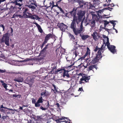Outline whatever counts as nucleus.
<instances>
[{"label": "nucleus", "instance_id": "nucleus-3", "mask_svg": "<svg viewBox=\"0 0 123 123\" xmlns=\"http://www.w3.org/2000/svg\"><path fill=\"white\" fill-rule=\"evenodd\" d=\"M23 0H14V2H10L8 3V4H9L10 2H13V3L15 4V6H11V7L10 8V10H11L12 9V11L11 12H13V10L14 9V7H15L16 6H18L19 7H21L22 6V5H23Z\"/></svg>", "mask_w": 123, "mask_h": 123}, {"label": "nucleus", "instance_id": "nucleus-5", "mask_svg": "<svg viewBox=\"0 0 123 123\" xmlns=\"http://www.w3.org/2000/svg\"><path fill=\"white\" fill-rule=\"evenodd\" d=\"M56 121L57 123L62 122H65L66 123H72L70 119H68V118L65 117H62V118H59L58 119L56 120Z\"/></svg>", "mask_w": 123, "mask_h": 123}, {"label": "nucleus", "instance_id": "nucleus-8", "mask_svg": "<svg viewBox=\"0 0 123 123\" xmlns=\"http://www.w3.org/2000/svg\"><path fill=\"white\" fill-rule=\"evenodd\" d=\"M102 56H100L99 54V52L98 55H96V56L93 59L92 58V60H91V63L92 64H94L98 62L99 60L102 58Z\"/></svg>", "mask_w": 123, "mask_h": 123}, {"label": "nucleus", "instance_id": "nucleus-9", "mask_svg": "<svg viewBox=\"0 0 123 123\" xmlns=\"http://www.w3.org/2000/svg\"><path fill=\"white\" fill-rule=\"evenodd\" d=\"M1 41L2 43H4L8 46V32H6L3 35L1 39Z\"/></svg>", "mask_w": 123, "mask_h": 123}, {"label": "nucleus", "instance_id": "nucleus-56", "mask_svg": "<svg viewBox=\"0 0 123 123\" xmlns=\"http://www.w3.org/2000/svg\"><path fill=\"white\" fill-rule=\"evenodd\" d=\"M77 45H78L77 47H78L80 48L81 47H85L86 46H85L80 45H79V44H78Z\"/></svg>", "mask_w": 123, "mask_h": 123}, {"label": "nucleus", "instance_id": "nucleus-61", "mask_svg": "<svg viewBox=\"0 0 123 123\" xmlns=\"http://www.w3.org/2000/svg\"><path fill=\"white\" fill-rule=\"evenodd\" d=\"M78 91H83V89L82 88H79V89L78 90Z\"/></svg>", "mask_w": 123, "mask_h": 123}, {"label": "nucleus", "instance_id": "nucleus-13", "mask_svg": "<svg viewBox=\"0 0 123 123\" xmlns=\"http://www.w3.org/2000/svg\"><path fill=\"white\" fill-rule=\"evenodd\" d=\"M116 48V47L115 46L111 45L110 46V47L109 48V49L112 53L115 54L117 52Z\"/></svg>", "mask_w": 123, "mask_h": 123}, {"label": "nucleus", "instance_id": "nucleus-12", "mask_svg": "<svg viewBox=\"0 0 123 123\" xmlns=\"http://www.w3.org/2000/svg\"><path fill=\"white\" fill-rule=\"evenodd\" d=\"M78 47L77 46L74 45L73 49H72L71 51L73 52V54L75 55V57H76L79 54L78 52L77 51Z\"/></svg>", "mask_w": 123, "mask_h": 123}, {"label": "nucleus", "instance_id": "nucleus-57", "mask_svg": "<svg viewBox=\"0 0 123 123\" xmlns=\"http://www.w3.org/2000/svg\"><path fill=\"white\" fill-rule=\"evenodd\" d=\"M74 42L75 43H74V45L77 46V45H78L77 43H78V41L76 40L75 41H74Z\"/></svg>", "mask_w": 123, "mask_h": 123}, {"label": "nucleus", "instance_id": "nucleus-51", "mask_svg": "<svg viewBox=\"0 0 123 123\" xmlns=\"http://www.w3.org/2000/svg\"><path fill=\"white\" fill-rule=\"evenodd\" d=\"M53 86L54 87V90L52 89L53 91H55V90L56 92H57V90L56 89V87L55 86V85H53Z\"/></svg>", "mask_w": 123, "mask_h": 123}, {"label": "nucleus", "instance_id": "nucleus-44", "mask_svg": "<svg viewBox=\"0 0 123 123\" xmlns=\"http://www.w3.org/2000/svg\"><path fill=\"white\" fill-rule=\"evenodd\" d=\"M11 29V32H10L9 34V35L12 36L13 35V30L12 28L11 27H10Z\"/></svg>", "mask_w": 123, "mask_h": 123}, {"label": "nucleus", "instance_id": "nucleus-52", "mask_svg": "<svg viewBox=\"0 0 123 123\" xmlns=\"http://www.w3.org/2000/svg\"><path fill=\"white\" fill-rule=\"evenodd\" d=\"M30 59H28L26 60H22V61H21V62H26L27 61H30Z\"/></svg>", "mask_w": 123, "mask_h": 123}, {"label": "nucleus", "instance_id": "nucleus-53", "mask_svg": "<svg viewBox=\"0 0 123 123\" xmlns=\"http://www.w3.org/2000/svg\"><path fill=\"white\" fill-rule=\"evenodd\" d=\"M32 104H35L36 101L35 99L32 98Z\"/></svg>", "mask_w": 123, "mask_h": 123}, {"label": "nucleus", "instance_id": "nucleus-50", "mask_svg": "<svg viewBox=\"0 0 123 123\" xmlns=\"http://www.w3.org/2000/svg\"><path fill=\"white\" fill-rule=\"evenodd\" d=\"M0 27H2L3 29V31H4L5 29V26L3 25H0Z\"/></svg>", "mask_w": 123, "mask_h": 123}, {"label": "nucleus", "instance_id": "nucleus-2", "mask_svg": "<svg viewBox=\"0 0 123 123\" xmlns=\"http://www.w3.org/2000/svg\"><path fill=\"white\" fill-rule=\"evenodd\" d=\"M71 23L70 27L72 29L74 33L76 34L77 29L76 27V23L77 24H79V22H78L77 18V16H74L73 17V19Z\"/></svg>", "mask_w": 123, "mask_h": 123}, {"label": "nucleus", "instance_id": "nucleus-54", "mask_svg": "<svg viewBox=\"0 0 123 123\" xmlns=\"http://www.w3.org/2000/svg\"><path fill=\"white\" fill-rule=\"evenodd\" d=\"M104 22L107 25L109 23H110V22H108V21H107L106 20H104Z\"/></svg>", "mask_w": 123, "mask_h": 123}, {"label": "nucleus", "instance_id": "nucleus-20", "mask_svg": "<svg viewBox=\"0 0 123 123\" xmlns=\"http://www.w3.org/2000/svg\"><path fill=\"white\" fill-rule=\"evenodd\" d=\"M33 24H35L36 26H37L38 28V30L40 33H42L43 32V31L41 27V26L38 24L37 22H34Z\"/></svg>", "mask_w": 123, "mask_h": 123}, {"label": "nucleus", "instance_id": "nucleus-10", "mask_svg": "<svg viewBox=\"0 0 123 123\" xmlns=\"http://www.w3.org/2000/svg\"><path fill=\"white\" fill-rule=\"evenodd\" d=\"M86 25L89 24L90 26L92 27H93L95 26V21L94 20H89V19L88 22L87 19H86Z\"/></svg>", "mask_w": 123, "mask_h": 123}, {"label": "nucleus", "instance_id": "nucleus-17", "mask_svg": "<svg viewBox=\"0 0 123 123\" xmlns=\"http://www.w3.org/2000/svg\"><path fill=\"white\" fill-rule=\"evenodd\" d=\"M49 5V6H47V5H45V6L46 7V8H49V7H50L51 9H52L54 7H57L58 5L57 4H56V5H54V2L53 1H52V3H51V2H50Z\"/></svg>", "mask_w": 123, "mask_h": 123}, {"label": "nucleus", "instance_id": "nucleus-4", "mask_svg": "<svg viewBox=\"0 0 123 123\" xmlns=\"http://www.w3.org/2000/svg\"><path fill=\"white\" fill-rule=\"evenodd\" d=\"M35 77H33V76H31L27 77L25 81L24 82L25 83L28 84L30 86L32 85L34 82V80Z\"/></svg>", "mask_w": 123, "mask_h": 123}, {"label": "nucleus", "instance_id": "nucleus-47", "mask_svg": "<svg viewBox=\"0 0 123 123\" xmlns=\"http://www.w3.org/2000/svg\"><path fill=\"white\" fill-rule=\"evenodd\" d=\"M46 93V91L44 92H42L40 93V95L41 96H43V95H45Z\"/></svg>", "mask_w": 123, "mask_h": 123}, {"label": "nucleus", "instance_id": "nucleus-36", "mask_svg": "<svg viewBox=\"0 0 123 123\" xmlns=\"http://www.w3.org/2000/svg\"><path fill=\"white\" fill-rule=\"evenodd\" d=\"M92 0L93 1V2H94V3L97 4V5H99V4H100V3H99V2L98 3V2H101L100 1V0Z\"/></svg>", "mask_w": 123, "mask_h": 123}, {"label": "nucleus", "instance_id": "nucleus-64", "mask_svg": "<svg viewBox=\"0 0 123 123\" xmlns=\"http://www.w3.org/2000/svg\"><path fill=\"white\" fill-rule=\"evenodd\" d=\"M83 59H84V58H83V57H80L78 59V60H80L81 59V60H83Z\"/></svg>", "mask_w": 123, "mask_h": 123}, {"label": "nucleus", "instance_id": "nucleus-39", "mask_svg": "<svg viewBox=\"0 0 123 123\" xmlns=\"http://www.w3.org/2000/svg\"><path fill=\"white\" fill-rule=\"evenodd\" d=\"M47 41H46L44 39V41L42 43V45H41L40 46V47L41 48V49H42V48H43V46H44L45 44L46 43H47Z\"/></svg>", "mask_w": 123, "mask_h": 123}, {"label": "nucleus", "instance_id": "nucleus-16", "mask_svg": "<svg viewBox=\"0 0 123 123\" xmlns=\"http://www.w3.org/2000/svg\"><path fill=\"white\" fill-rule=\"evenodd\" d=\"M81 25H80V30H77H77L76 31V33L75 35H77L78 34L80 33H81V32L82 31H83V21H82V22H81Z\"/></svg>", "mask_w": 123, "mask_h": 123}, {"label": "nucleus", "instance_id": "nucleus-34", "mask_svg": "<svg viewBox=\"0 0 123 123\" xmlns=\"http://www.w3.org/2000/svg\"><path fill=\"white\" fill-rule=\"evenodd\" d=\"M31 4H29V5H28V6L30 8L32 9L33 10H34L36 9V6H33Z\"/></svg>", "mask_w": 123, "mask_h": 123}, {"label": "nucleus", "instance_id": "nucleus-35", "mask_svg": "<svg viewBox=\"0 0 123 123\" xmlns=\"http://www.w3.org/2000/svg\"><path fill=\"white\" fill-rule=\"evenodd\" d=\"M37 101L39 102V103H42L43 102V98L42 96H40L39 99Z\"/></svg>", "mask_w": 123, "mask_h": 123}, {"label": "nucleus", "instance_id": "nucleus-62", "mask_svg": "<svg viewBox=\"0 0 123 123\" xmlns=\"http://www.w3.org/2000/svg\"><path fill=\"white\" fill-rule=\"evenodd\" d=\"M49 45V44H47V45H46L45 46V47H44V48L46 50V49H47L48 47V46Z\"/></svg>", "mask_w": 123, "mask_h": 123}, {"label": "nucleus", "instance_id": "nucleus-29", "mask_svg": "<svg viewBox=\"0 0 123 123\" xmlns=\"http://www.w3.org/2000/svg\"><path fill=\"white\" fill-rule=\"evenodd\" d=\"M90 51L89 48L87 47V51L86 52V54L84 55L85 57H86V56L90 55Z\"/></svg>", "mask_w": 123, "mask_h": 123}, {"label": "nucleus", "instance_id": "nucleus-31", "mask_svg": "<svg viewBox=\"0 0 123 123\" xmlns=\"http://www.w3.org/2000/svg\"><path fill=\"white\" fill-rule=\"evenodd\" d=\"M95 65H93L89 66L88 67V68L87 71H90L91 70H92V69L95 68Z\"/></svg>", "mask_w": 123, "mask_h": 123}, {"label": "nucleus", "instance_id": "nucleus-60", "mask_svg": "<svg viewBox=\"0 0 123 123\" xmlns=\"http://www.w3.org/2000/svg\"><path fill=\"white\" fill-rule=\"evenodd\" d=\"M6 71L5 70H1L0 69V73H3Z\"/></svg>", "mask_w": 123, "mask_h": 123}, {"label": "nucleus", "instance_id": "nucleus-43", "mask_svg": "<svg viewBox=\"0 0 123 123\" xmlns=\"http://www.w3.org/2000/svg\"><path fill=\"white\" fill-rule=\"evenodd\" d=\"M55 68H56L55 67H54V68L52 69L51 71L49 72V73H51V74H53L54 73V69H55Z\"/></svg>", "mask_w": 123, "mask_h": 123}, {"label": "nucleus", "instance_id": "nucleus-24", "mask_svg": "<svg viewBox=\"0 0 123 123\" xmlns=\"http://www.w3.org/2000/svg\"><path fill=\"white\" fill-rule=\"evenodd\" d=\"M18 17H19V18H23V17L20 14H18L17 13H15L13 15L12 18H18Z\"/></svg>", "mask_w": 123, "mask_h": 123}, {"label": "nucleus", "instance_id": "nucleus-15", "mask_svg": "<svg viewBox=\"0 0 123 123\" xmlns=\"http://www.w3.org/2000/svg\"><path fill=\"white\" fill-rule=\"evenodd\" d=\"M92 36L94 39L95 40H96L97 39V37L98 38H99L100 36L99 33L97 32H93L92 34Z\"/></svg>", "mask_w": 123, "mask_h": 123}, {"label": "nucleus", "instance_id": "nucleus-38", "mask_svg": "<svg viewBox=\"0 0 123 123\" xmlns=\"http://www.w3.org/2000/svg\"><path fill=\"white\" fill-rule=\"evenodd\" d=\"M12 96L13 97H18L19 98H20L21 97V95H20L19 94H13L12 95Z\"/></svg>", "mask_w": 123, "mask_h": 123}, {"label": "nucleus", "instance_id": "nucleus-32", "mask_svg": "<svg viewBox=\"0 0 123 123\" xmlns=\"http://www.w3.org/2000/svg\"><path fill=\"white\" fill-rule=\"evenodd\" d=\"M69 36L70 38V39L71 40L74 41V40L75 39V38L74 36V35L71 34L70 33L69 35Z\"/></svg>", "mask_w": 123, "mask_h": 123}, {"label": "nucleus", "instance_id": "nucleus-48", "mask_svg": "<svg viewBox=\"0 0 123 123\" xmlns=\"http://www.w3.org/2000/svg\"><path fill=\"white\" fill-rule=\"evenodd\" d=\"M2 85L4 87L6 90L7 89L6 88L7 86L6 84L3 82L2 83Z\"/></svg>", "mask_w": 123, "mask_h": 123}, {"label": "nucleus", "instance_id": "nucleus-23", "mask_svg": "<svg viewBox=\"0 0 123 123\" xmlns=\"http://www.w3.org/2000/svg\"><path fill=\"white\" fill-rule=\"evenodd\" d=\"M64 72L63 73V77H65V76H66L67 78L70 77V76L68 73V71H66L65 69H64Z\"/></svg>", "mask_w": 123, "mask_h": 123}, {"label": "nucleus", "instance_id": "nucleus-30", "mask_svg": "<svg viewBox=\"0 0 123 123\" xmlns=\"http://www.w3.org/2000/svg\"><path fill=\"white\" fill-rule=\"evenodd\" d=\"M92 60V57L91 58H88L86 60V61L88 62L87 63V65H89L92 64V63L91 62V60Z\"/></svg>", "mask_w": 123, "mask_h": 123}, {"label": "nucleus", "instance_id": "nucleus-27", "mask_svg": "<svg viewBox=\"0 0 123 123\" xmlns=\"http://www.w3.org/2000/svg\"><path fill=\"white\" fill-rule=\"evenodd\" d=\"M106 38H107V41L105 43L106 45L107 46L108 49H109V48L110 47L111 45H110V43L109 42V38L108 37H105Z\"/></svg>", "mask_w": 123, "mask_h": 123}, {"label": "nucleus", "instance_id": "nucleus-18", "mask_svg": "<svg viewBox=\"0 0 123 123\" xmlns=\"http://www.w3.org/2000/svg\"><path fill=\"white\" fill-rule=\"evenodd\" d=\"M29 17L31 19L37 20H39L40 19V18H39V16L36 15H32L31 14V16H30Z\"/></svg>", "mask_w": 123, "mask_h": 123}, {"label": "nucleus", "instance_id": "nucleus-14", "mask_svg": "<svg viewBox=\"0 0 123 123\" xmlns=\"http://www.w3.org/2000/svg\"><path fill=\"white\" fill-rule=\"evenodd\" d=\"M23 78L21 77V74L20 75H19L17 77H15L14 79V80L16 82H22L23 81Z\"/></svg>", "mask_w": 123, "mask_h": 123}, {"label": "nucleus", "instance_id": "nucleus-33", "mask_svg": "<svg viewBox=\"0 0 123 123\" xmlns=\"http://www.w3.org/2000/svg\"><path fill=\"white\" fill-rule=\"evenodd\" d=\"M87 6V8L89 9H92L93 7V5L90 2L88 4Z\"/></svg>", "mask_w": 123, "mask_h": 123}, {"label": "nucleus", "instance_id": "nucleus-19", "mask_svg": "<svg viewBox=\"0 0 123 123\" xmlns=\"http://www.w3.org/2000/svg\"><path fill=\"white\" fill-rule=\"evenodd\" d=\"M94 50L95 52L98 50V53L96 54H98H98L100 56H102V53H101V51H102V49H100V48L98 47H96V48L94 49Z\"/></svg>", "mask_w": 123, "mask_h": 123}, {"label": "nucleus", "instance_id": "nucleus-42", "mask_svg": "<svg viewBox=\"0 0 123 123\" xmlns=\"http://www.w3.org/2000/svg\"><path fill=\"white\" fill-rule=\"evenodd\" d=\"M79 5H80V7H83L84 3L83 2L81 1H80L79 2Z\"/></svg>", "mask_w": 123, "mask_h": 123}, {"label": "nucleus", "instance_id": "nucleus-7", "mask_svg": "<svg viewBox=\"0 0 123 123\" xmlns=\"http://www.w3.org/2000/svg\"><path fill=\"white\" fill-rule=\"evenodd\" d=\"M23 15L22 16L23 18H30V16H31V13H29V10L27 8H25L23 11Z\"/></svg>", "mask_w": 123, "mask_h": 123}, {"label": "nucleus", "instance_id": "nucleus-41", "mask_svg": "<svg viewBox=\"0 0 123 123\" xmlns=\"http://www.w3.org/2000/svg\"><path fill=\"white\" fill-rule=\"evenodd\" d=\"M40 105V104L39 102H38V101H37V102H36V103H35V106L36 107H39Z\"/></svg>", "mask_w": 123, "mask_h": 123}, {"label": "nucleus", "instance_id": "nucleus-46", "mask_svg": "<svg viewBox=\"0 0 123 123\" xmlns=\"http://www.w3.org/2000/svg\"><path fill=\"white\" fill-rule=\"evenodd\" d=\"M103 12V10H99L97 12V14L98 16L99 17V13H101Z\"/></svg>", "mask_w": 123, "mask_h": 123}, {"label": "nucleus", "instance_id": "nucleus-63", "mask_svg": "<svg viewBox=\"0 0 123 123\" xmlns=\"http://www.w3.org/2000/svg\"><path fill=\"white\" fill-rule=\"evenodd\" d=\"M116 24L115 23L113 24V29H114L115 30V25H116Z\"/></svg>", "mask_w": 123, "mask_h": 123}, {"label": "nucleus", "instance_id": "nucleus-25", "mask_svg": "<svg viewBox=\"0 0 123 123\" xmlns=\"http://www.w3.org/2000/svg\"><path fill=\"white\" fill-rule=\"evenodd\" d=\"M51 36H52L51 33H49L45 37L44 39L47 42L49 39L51 38Z\"/></svg>", "mask_w": 123, "mask_h": 123}, {"label": "nucleus", "instance_id": "nucleus-22", "mask_svg": "<svg viewBox=\"0 0 123 123\" xmlns=\"http://www.w3.org/2000/svg\"><path fill=\"white\" fill-rule=\"evenodd\" d=\"M29 1L28 3V5L29 4H31L32 5H34L36 7H37V4L36 3V2L35 0H29Z\"/></svg>", "mask_w": 123, "mask_h": 123}, {"label": "nucleus", "instance_id": "nucleus-49", "mask_svg": "<svg viewBox=\"0 0 123 123\" xmlns=\"http://www.w3.org/2000/svg\"><path fill=\"white\" fill-rule=\"evenodd\" d=\"M113 8H110V7H108L107 8H105L104 9H106L107 10H109L110 11H111V10L113 9Z\"/></svg>", "mask_w": 123, "mask_h": 123}, {"label": "nucleus", "instance_id": "nucleus-58", "mask_svg": "<svg viewBox=\"0 0 123 123\" xmlns=\"http://www.w3.org/2000/svg\"><path fill=\"white\" fill-rule=\"evenodd\" d=\"M55 105H57V107L58 108H59L60 107V105L58 103V102H56L55 104Z\"/></svg>", "mask_w": 123, "mask_h": 123}, {"label": "nucleus", "instance_id": "nucleus-26", "mask_svg": "<svg viewBox=\"0 0 123 123\" xmlns=\"http://www.w3.org/2000/svg\"><path fill=\"white\" fill-rule=\"evenodd\" d=\"M49 104L48 102L47 105H46L45 108H43L42 106H41L40 107V108L41 109L43 110H47L48 108L49 107Z\"/></svg>", "mask_w": 123, "mask_h": 123}, {"label": "nucleus", "instance_id": "nucleus-40", "mask_svg": "<svg viewBox=\"0 0 123 123\" xmlns=\"http://www.w3.org/2000/svg\"><path fill=\"white\" fill-rule=\"evenodd\" d=\"M46 51V50L44 48H43V49L41 50V51L40 54V55H41L42 54H43Z\"/></svg>", "mask_w": 123, "mask_h": 123}, {"label": "nucleus", "instance_id": "nucleus-6", "mask_svg": "<svg viewBox=\"0 0 123 123\" xmlns=\"http://www.w3.org/2000/svg\"><path fill=\"white\" fill-rule=\"evenodd\" d=\"M85 13L86 12L85 11H80L78 12L77 14L78 16L77 17V18L79 23L82 21V18L84 16Z\"/></svg>", "mask_w": 123, "mask_h": 123}, {"label": "nucleus", "instance_id": "nucleus-21", "mask_svg": "<svg viewBox=\"0 0 123 123\" xmlns=\"http://www.w3.org/2000/svg\"><path fill=\"white\" fill-rule=\"evenodd\" d=\"M103 42V43L102 44V45L101 48H100V49H101L102 50V51H101V53H103L104 51L105 50V47L106 46V44H105V43L104 40Z\"/></svg>", "mask_w": 123, "mask_h": 123}, {"label": "nucleus", "instance_id": "nucleus-1", "mask_svg": "<svg viewBox=\"0 0 123 123\" xmlns=\"http://www.w3.org/2000/svg\"><path fill=\"white\" fill-rule=\"evenodd\" d=\"M79 75V76H81L82 77L79 81V84H82L89 82V80L90 79V76H87L86 74L81 73H80Z\"/></svg>", "mask_w": 123, "mask_h": 123}, {"label": "nucleus", "instance_id": "nucleus-55", "mask_svg": "<svg viewBox=\"0 0 123 123\" xmlns=\"http://www.w3.org/2000/svg\"><path fill=\"white\" fill-rule=\"evenodd\" d=\"M116 21L111 20L109 21V23H110L111 24H114L115 23L114 22H116Z\"/></svg>", "mask_w": 123, "mask_h": 123}, {"label": "nucleus", "instance_id": "nucleus-11", "mask_svg": "<svg viewBox=\"0 0 123 123\" xmlns=\"http://www.w3.org/2000/svg\"><path fill=\"white\" fill-rule=\"evenodd\" d=\"M60 29L63 32L65 31L66 29H67V25L63 23H61L59 26Z\"/></svg>", "mask_w": 123, "mask_h": 123}, {"label": "nucleus", "instance_id": "nucleus-59", "mask_svg": "<svg viewBox=\"0 0 123 123\" xmlns=\"http://www.w3.org/2000/svg\"><path fill=\"white\" fill-rule=\"evenodd\" d=\"M59 9L60 10V11L62 13H64V12L63 11V10L62 9V8H61V7H60Z\"/></svg>", "mask_w": 123, "mask_h": 123}, {"label": "nucleus", "instance_id": "nucleus-37", "mask_svg": "<svg viewBox=\"0 0 123 123\" xmlns=\"http://www.w3.org/2000/svg\"><path fill=\"white\" fill-rule=\"evenodd\" d=\"M40 72L41 73L44 72L45 71H46V73H47V71L44 69V68H41L40 70Z\"/></svg>", "mask_w": 123, "mask_h": 123}, {"label": "nucleus", "instance_id": "nucleus-28", "mask_svg": "<svg viewBox=\"0 0 123 123\" xmlns=\"http://www.w3.org/2000/svg\"><path fill=\"white\" fill-rule=\"evenodd\" d=\"M80 36L81 37V39L84 40L86 39L87 38H88L89 37V35H82L80 34Z\"/></svg>", "mask_w": 123, "mask_h": 123}, {"label": "nucleus", "instance_id": "nucleus-45", "mask_svg": "<svg viewBox=\"0 0 123 123\" xmlns=\"http://www.w3.org/2000/svg\"><path fill=\"white\" fill-rule=\"evenodd\" d=\"M52 36H51V38H54L55 39V41L56 40V38H55L56 37L55 36V35H54L53 34H51Z\"/></svg>", "mask_w": 123, "mask_h": 123}]
</instances>
